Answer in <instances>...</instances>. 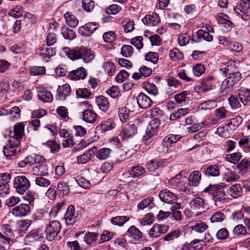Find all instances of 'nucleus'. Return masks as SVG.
<instances>
[{
	"instance_id": "4",
	"label": "nucleus",
	"mask_w": 250,
	"mask_h": 250,
	"mask_svg": "<svg viewBox=\"0 0 250 250\" xmlns=\"http://www.w3.org/2000/svg\"><path fill=\"white\" fill-rule=\"evenodd\" d=\"M20 143L21 141L16 139L15 137H10L8 144L3 148L4 155L7 157H11L17 154L21 150Z\"/></svg>"
},
{
	"instance_id": "56",
	"label": "nucleus",
	"mask_w": 250,
	"mask_h": 250,
	"mask_svg": "<svg viewBox=\"0 0 250 250\" xmlns=\"http://www.w3.org/2000/svg\"><path fill=\"white\" fill-rule=\"evenodd\" d=\"M233 85L232 83L227 78L222 82L220 86V91L221 92H228Z\"/></svg>"
},
{
	"instance_id": "51",
	"label": "nucleus",
	"mask_w": 250,
	"mask_h": 250,
	"mask_svg": "<svg viewBox=\"0 0 250 250\" xmlns=\"http://www.w3.org/2000/svg\"><path fill=\"white\" fill-rule=\"evenodd\" d=\"M23 12L21 6L18 5L10 10L8 14L12 17L18 18L22 15Z\"/></svg>"
},
{
	"instance_id": "12",
	"label": "nucleus",
	"mask_w": 250,
	"mask_h": 250,
	"mask_svg": "<svg viewBox=\"0 0 250 250\" xmlns=\"http://www.w3.org/2000/svg\"><path fill=\"white\" fill-rule=\"evenodd\" d=\"M143 22L146 25L154 26L158 24L160 22V18L156 13L146 15L143 19Z\"/></svg>"
},
{
	"instance_id": "35",
	"label": "nucleus",
	"mask_w": 250,
	"mask_h": 250,
	"mask_svg": "<svg viewBox=\"0 0 250 250\" xmlns=\"http://www.w3.org/2000/svg\"><path fill=\"white\" fill-rule=\"evenodd\" d=\"M96 149L95 147H93L87 151L84 152L83 154L78 156L77 157L78 163L79 164H85L91 158V154L90 153V151H92L94 153Z\"/></svg>"
},
{
	"instance_id": "63",
	"label": "nucleus",
	"mask_w": 250,
	"mask_h": 250,
	"mask_svg": "<svg viewBox=\"0 0 250 250\" xmlns=\"http://www.w3.org/2000/svg\"><path fill=\"white\" fill-rule=\"evenodd\" d=\"M216 105L217 103L215 101H208L202 103L200 105V108L204 110L211 109Z\"/></svg>"
},
{
	"instance_id": "62",
	"label": "nucleus",
	"mask_w": 250,
	"mask_h": 250,
	"mask_svg": "<svg viewBox=\"0 0 250 250\" xmlns=\"http://www.w3.org/2000/svg\"><path fill=\"white\" fill-rule=\"evenodd\" d=\"M35 182L37 185L42 187H47L51 184L50 180L41 176L37 177Z\"/></svg>"
},
{
	"instance_id": "55",
	"label": "nucleus",
	"mask_w": 250,
	"mask_h": 250,
	"mask_svg": "<svg viewBox=\"0 0 250 250\" xmlns=\"http://www.w3.org/2000/svg\"><path fill=\"white\" fill-rule=\"evenodd\" d=\"M241 157V154L239 152H236L227 155L226 159L229 162L235 164L240 160Z\"/></svg>"
},
{
	"instance_id": "61",
	"label": "nucleus",
	"mask_w": 250,
	"mask_h": 250,
	"mask_svg": "<svg viewBox=\"0 0 250 250\" xmlns=\"http://www.w3.org/2000/svg\"><path fill=\"white\" fill-rule=\"evenodd\" d=\"M226 18H227L226 15H224L223 17H218L217 18L218 23L221 24H223L224 27L227 28H231L233 25L232 23Z\"/></svg>"
},
{
	"instance_id": "19",
	"label": "nucleus",
	"mask_w": 250,
	"mask_h": 250,
	"mask_svg": "<svg viewBox=\"0 0 250 250\" xmlns=\"http://www.w3.org/2000/svg\"><path fill=\"white\" fill-rule=\"evenodd\" d=\"M137 132V126L134 124H131L124 127L121 132V136L124 139L132 137Z\"/></svg>"
},
{
	"instance_id": "64",
	"label": "nucleus",
	"mask_w": 250,
	"mask_h": 250,
	"mask_svg": "<svg viewBox=\"0 0 250 250\" xmlns=\"http://www.w3.org/2000/svg\"><path fill=\"white\" fill-rule=\"evenodd\" d=\"M146 60L154 64L157 63L159 59L158 54L155 52H150L146 55Z\"/></svg>"
},
{
	"instance_id": "20",
	"label": "nucleus",
	"mask_w": 250,
	"mask_h": 250,
	"mask_svg": "<svg viewBox=\"0 0 250 250\" xmlns=\"http://www.w3.org/2000/svg\"><path fill=\"white\" fill-rule=\"evenodd\" d=\"M38 97L43 102H50L53 100V96L51 93L44 88H38Z\"/></svg>"
},
{
	"instance_id": "38",
	"label": "nucleus",
	"mask_w": 250,
	"mask_h": 250,
	"mask_svg": "<svg viewBox=\"0 0 250 250\" xmlns=\"http://www.w3.org/2000/svg\"><path fill=\"white\" fill-rule=\"evenodd\" d=\"M70 91V86L68 84H65L59 86L57 89L59 96L63 99L69 94Z\"/></svg>"
},
{
	"instance_id": "34",
	"label": "nucleus",
	"mask_w": 250,
	"mask_h": 250,
	"mask_svg": "<svg viewBox=\"0 0 250 250\" xmlns=\"http://www.w3.org/2000/svg\"><path fill=\"white\" fill-rule=\"evenodd\" d=\"M56 54V49L53 47H42L39 52L40 55L43 59L50 58Z\"/></svg>"
},
{
	"instance_id": "6",
	"label": "nucleus",
	"mask_w": 250,
	"mask_h": 250,
	"mask_svg": "<svg viewBox=\"0 0 250 250\" xmlns=\"http://www.w3.org/2000/svg\"><path fill=\"white\" fill-rule=\"evenodd\" d=\"M61 225L58 221H53L49 223L47 226L45 230L46 238L49 240H53L60 232Z\"/></svg>"
},
{
	"instance_id": "43",
	"label": "nucleus",
	"mask_w": 250,
	"mask_h": 250,
	"mask_svg": "<svg viewBox=\"0 0 250 250\" xmlns=\"http://www.w3.org/2000/svg\"><path fill=\"white\" fill-rule=\"evenodd\" d=\"M180 235L181 231L178 229H175L164 236L163 239L165 241H172L178 238Z\"/></svg>"
},
{
	"instance_id": "40",
	"label": "nucleus",
	"mask_w": 250,
	"mask_h": 250,
	"mask_svg": "<svg viewBox=\"0 0 250 250\" xmlns=\"http://www.w3.org/2000/svg\"><path fill=\"white\" fill-rule=\"evenodd\" d=\"M197 36L199 40H204L208 42L213 40L212 35L208 33V31L203 29H200L197 31Z\"/></svg>"
},
{
	"instance_id": "30",
	"label": "nucleus",
	"mask_w": 250,
	"mask_h": 250,
	"mask_svg": "<svg viewBox=\"0 0 250 250\" xmlns=\"http://www.w3.org/2000/svg\"><path fill=\"white\" fill-rule=\"evenodd\" d=\"M69 193V188L67 183L64 182H59L57 189V194L60 196H64Z\"/></svg>"
},
{
	"instance_id": "39",
	"label": "nucleus",
	"mask_w": 250,
	"mask_h": 250,
	"mask_svg": "<svg viewBox=\"0 0 250 250\" xmlns=\"http://www.w3.org/2000/svg\"><path fill=\"white\" fill-rule=\"evenodd\" d=\"M62 34L65 39L69 40H72L76 37L75 32L73 30L70 29L66 26H63L62 28Z\"/></svg>"
},
{
	"instance_id": "50",
	"label": "nucleus",
	"mask_w": 250,
	"mask_h": 250,
	"mask_svg": "<svg viewBox=\"0 0 250 250\" xmlns=\"http://www.w3.org/2000/svg\"><path fill=\"white\" fill-rule=\"evenodd\" d=\"M32 159L31 155L26 156L23 160L18 163V167L20 168H25L32 166Z\"/></svg>"
},
{
	"instance_id": "33",
	"label": "nucleus",
	"mask_w": 250,
	"mask_h": 250,
	"mask_svg": "<svg viewBox=\"0 0 250 250\" xmlns=\"http://www.w3.org/2000/svg\"><path fill=\"white\" fill-rule=\"evenodd\" d=\"M205 174L207 176L216 177L220 174V169L216 165L210 166L204 171Z\"/></svg>"
},
{
	"instance_id": "60",
	"label": "nucleus",
	"mask_w": 250,
	"mask_h": 250,
	"mask_svg": "<svg viewBox=\"0 0 250 250\" xmlns=\"http://www.w3.org/2000/svg\"><path fill=\"white\" fill-rule=\"evenodd\" d=\"M121 52L124 57H128L132 55L133 53V49L131 45H124L121 48Z\"/></svg>"
},
{
	"instance_id": "15",
	"label": "nucleus",
	"mask_w": 250,
	"mask_h": 250,
	"mask_svg": "<svg viewBox=\"0 0 250 250\" xmlns=\"http://www.w3.org/2000/svg\"><path fill=\"white\" fill-rule=\"evenodd\" d=\"M97 29L96 24L93 23H89L84 26H82L79 28V32L84 36H90Z\"/></svg>"
},
{
	"instance_id": "28",
	"label": "nucleus",
	"mask_w": 250,
	"mask_h": 250,
	"mask_svg": "<svg viewBox=\"0 0 250 250\" xmlns=\"http://www.w3.org/2000/svg\"><path fill=\"white\" fill-rule=\"evenodd\" d=\"M64 18L67 24L72 28L76 27L79 23V20L70 12H66L64 14Z\"/></svg>"
},
{
	"instance_id": "11",
	"label": "nucleus",
	"mask_w": 250,
	"mask_h": 250,
	"mask_svg": "<svg viewBox=\"0 0 250 250\" xmlns=\"http://www.w3.org/2000/svg\"><path fill=\"white\" fill-rule=\"evenodd\" d=\"M77 217L78 214L75 212L74 206H68L64 217L66 224L70 225L74 224L77 220Z\"/></svg>"
},
{
	"instance_id": "37",
	"label": "nucleus",
	"mask_w": 250,
	"mask_h": 250,
	"mask_svg": "<svg viewBox=\"0 0 250 250\" xmlns=\"http://www.w3.org/2000/svg\"><path fill=\"white\" fill-rule=\"evenodd\" d=\"M163 163L160 160H151L148 161L146 167L147 169L150 171H154L162 167Z\"/></svg>"
},
{
	"instance_id": "59",
	"label": "nucleus",
	"mask_w": 250,
	"mask_h": 250,
	"mask_svg": "<svg viewBox=\"0 0 250 250\" xmlns=\"http://www.w3.org/2000/svg\"><path fill=\"white\" fill-rule=\"evenodd\" d=\"M30 73L33 75H43L45 73V68L43 66H33L30 68Z\"/></svg>"
},
{
	"instance_id": "45",
	"label": "nucleus",
	"mask_w": 250,
	"mask_h": 250,
	"mask_svg": "<svg viewBox=\"0 0 250 250\" xmlns=\"http://www.w3.org/2000/svg\"><path fill=\"white\" fill-rule=\"evenodd\" d=\"M145 172V169L141 166H138L132 167L129 174L131 177L136 178L143 175Z\"/></svg>"
},
{
	"instance_id": "2",
	"label": "nucleus",
	"mask_w": 250,
	"mask_h": 250,
	"mask_svg": "<svg viewBox=\"0 0 250 250\" xmlns=\"http://www.w3.org/2000/svg\"><path fill=\"white\" fill-rule=\"evenodd\" d=\"M225 68L220 69V70L226 75L228 74V78L234 85L241 79V74L236 66V62L233 61H229Z\"/></svg>"
},
{
	"instance_id": "53",
	"label": "nucleus",
	"mask_w": 250,
	"mask_h": 250,
	"mask_svg": "<svg viewBox=\"0 0 250 250\" xmlns=\"http://www.w3.org/2000/svg\"><path fill=\"white\" fill-rule=\"evenodd\" d=\"M129 220V217L126 216H120L113 217L111 222L113 225L121 226Z\"/></svg>"
},
{
	"instance_id": "14",
	"label": "nucleus",
	"mask_w": 250,
	"mask_h": 250,
	"mask_svg": "<svg viewBox=\"0 0 250 250\" xmlns=\"http://www.w3.org/2000/svg\"><path fill=\"white\" fill-rule=\"evenodd\" d=\"M189 205L191 208L196 210H198L197 215L201 214L205 209L204 201L203 199L200 197H196L192 200Z\"/></svg>"
},
{
	"instance_id": "44",
	"label": "nucleus",
	"mask_w": 250,
	"mask_h": 250,
	"mask_svg": "<svg viewBox=\"0 0 250 250\" xmlns=\"http://www.w3.org/2000/svg\"><path fill=\"white\" fill-rule=\"evenodd\" d=\"M115 124L111 120L102 123L99 126V129L102 131H106L114 128Z\"/></svg>"
},
{
	"instance_id": "48",
	"label": "nucleus",
	"mask_w": 250,
	"mask_h": 250,
	"mask_svg": "<svg viewBox=\"0 0 250 250\" xmlns=\"http://www.w3.org/2000/svg\"><path fill=\"white\" fill-rule=\"evenodd\" d=\"M111 150L108 148H103L97 150L96 156L100 160H104L109 156Z\"/></svg>"
},
{
	"instance_id": "5",
	"label": "nucleus",
	"mask_w": 250,
	"mask_h": 250,
	"mask_svg": "<svg viewBox=\"0 0 250 250\" xmlns=\"http://www.w3.org/2000/svg\"><path fill=\"white\" fill-rule=\"evenodd\" d=\"M14 187L19 193L22 194L30 187V183L25 176H18L14 179Z\"/></svg>"
},
{
	"instance_id": "10",
	"label": "nucleus",
	"mask_w": 250,
	"mask_h": 250,
	"mask_svg": "<svg viewBox=\"0 0 250 250\" xmlns=\"http://www.w3.org/2000/svg\"><path fill=\"white\" fill-rule=\"evenodd\" d=\"M30 208L27 204H21L13 208L12 213L17 217L25 216L30 212Z\"/></svg>"
},
{
	"instance_id": "8",
	"label": "nucleus",
	"mask_w": 250,
	"mask_h": 250,
	"mask_svg": "<svg viewBox=\"0 0 250 250\" xmlns=\"http://www.w3.org/2000/svg\"><path fill=\"white\" fill-rule=\"evenodd\" d=\"M168 226L166 225L155 224L150 229L148 235L150 238H156L161 234L166 233L168 230Z\"/></svg>"
},
{
	"instance_id": "29",
	"label": "nucleus",
	"mask_w": 250,
	"mask_h": 250,
	"mask_svg": "<svg viewBox=\"0 0 250 250\" xmlns=\"http://www.w3.org/2000/svg\"><path fill=\"white\" fill-rule=\"evenodd\" d=\"M228 194L233 197L236 198L240 196L242 192V188L239 184H235L230 186L227 190Z\"/></svg>"
},
{
	"instance_id": "25",
	"label": "nucleus",
	"mask_w": 250,
	"mask_h": 250,
	"mask_svg": "<svg viewBox=\"0 0 250 250\" xmlns=\"http://www.w3.org/2000/svg\"><path fill=\"white\" fill-rule=\"evenodd\" d=\"M96 103L100 110L106 112L109 107V102L106 98L103 96L97 97Z\"/></svg>"
},
{
	"instance_id": "42",
	"label": "nucleus",
	"mask_w": 250,
	"mask_h": 250,
	"mask_svg": "<svg viewBox=\"0 0 250 250\" xmlns=\"http://www.w3.org/2000/svg\"><path fill=\"white\" fill-rule=\"evenodd\" d=\"M170 59L173 61L181 60L183 58V53L177 48H173L169 53Z\"/></svg>"
},
{
	"instance_id": "22",
	"label": "nucleus",
	"mask_w": 250,
	"mask_h": 250,
	"mask_svg": "<svg viewBox=\"0 0 250 250\" xmlns=\"http://www.w3.org/2000/svg\"><path fill=\"white\" fill-rule=\"evenodd\" d=\"M97 118V115L93 110L86 109L83 112V119L86 122L92 124L94 123Z\"/></svg>"
},
{
	"instance_id": "21",
	"label": "nucleus",
	"mask_w": 250,
	"mask_h": 250,
	"mask_svg": "<svg viewBox=\"0 0 250 250\" xmlns=\"http://www.w3.org/2000/svg\"><path fill=\"white\" fill-rule=\"evenodd\" d=\"M238 97L244 105L247 104L250 102V90L245 87L240 88L238 91Z\"/></svg>"
},
{
	"instance_id": "57",
	"label": "nucleus",
	"mask_w": 250,
	"mask_h": 250,
	"mask_svg": "<svg viewBox=\"0 0 250 250\" xmlns=\"http://www.w3.org/2000/svg\"><path fill=\"white\" fill-rule=\"evenodd\" d=\"M10 119L12 121L17 120L20 116V109L18 106H14L8 110Z\"/></svg>"
},
{
	"instance_id": "47",
	"label": "nucleus",
	"mask_w": 250,
	"mask_h": 250,
	"mask_svg": "<svg viewBox=\"0 0 250 250\" xmlns=\"http://www.w3.org/2000/svg\"><path fill=\"white\" fill-rule=\"evenodd\" d=\"M127 233L129 236L136 240H139L142 237V233L134 226L130 227L127 230Z\"/></svg>"
},
{
	"instance_id": "26",
	"label": "nucleus",
	"mask_w": 250,
	"mask_h": 250,
	"mask_svg": "<svg viewBox=\"0 0 250 250\" xmlns=\"http://www.w3.org/2000/svg\"><path fill=\"white\" fill-rule=\"evenodd\" d=\"M32 171L37 175L47 176L48 174L47 166L44 164L33 167Z\"/></svg>"
},
{
	"instance_id": "52",
	"label": "nucleus",
	"mask_w": 250,
	"mask_h": 250,
	"mask_svg": "<svg viewBox=\"0 0 250 250\" xmlns=\"http://www.w3.org/2000/svg\"><path fill=\"white\" fill-rule=\"evenodd\" d=\"M10 178L11 175L9 174L6 173H0V188L3 189L6 188Z\"/></svg>"
},
{
	"instance_id": "23",
	"label": "nucleus",
	"mask_w": 250,
	"mask_h": 250,
	"mask_svg": "<svg viewBox=\"0 0 250 250\" xmlns=\"http://www.w3.org/2000/svg\"><path fill=\"white\" fill-rule=\"evenodd\" d=\"M242 123V118L239 116L229 120L227 124L229 129V132L232 133Z\"/></svg>"
},
{
	"instance_id": "7",
	"label": "nucleus",
	"mask_w": 250,
	"mask_h": 250,
	"mask_svg": "<svg viewBox=\"0 0 250 250\" xmlns=\"http://www.w3.org/2000/svg\"><path fill=\"white\" fill-rule=\"evenodd\" d=\"M250 9V0H241L240 3L234 8V11L238 15H240L244 20H247V13Z\"/></svg>"
},
{
	"instance_id": "18",
	"label": "nucleus",
	"mask_w": 250,
	"mask_h": 250,
	"mask_svg": "<svg viewBox=\"0 0 250 250\" xmlns=\"http://www.w3.org/2000/svg\"><path fill=\"white\" fill-rule=\"evenodd\" d=\"M86 75L85 69L83 67H81L70 72L69 77L72 80H78L84 79Z\"/></svg>"
},
{
	"instance_id": "32",
	"label": "nucleus",
	"mask_w": 250,
	"mask_h": 250,
	"mask_svg": "<svg viewBox=\"0 0 250 250\" xmlns=\"http://www.w3.org/2000/svg\"><path fill=\"white\" fill-rule=\"evenodd\" d=\"M201 177V175L199 171H193L189 176L188 184L194 187L198 186L199 184Z\"/></svg>"
},
{
	"instance_id": "49",
	"label": "nucleus",
	"mask_w": 250,
	"mask_h": 250,
	"mask_svg": "<svg viewBox=\"0 0 250 250\" xmlns=\"http://www.w3.org/2000/svg\"><path fill=\"white\" fill-rule=\"evenodd\" d=\"M98 234L96 232H89L84 236V241L88 245H91L97 240Z\"/></svg>"
},
{
	"instance_id": "31",
	"label": "nucleus",
	"mask_w": 250,
	"mask_h": 250,
	"mask_svg": "<svg viewBox=\"0 0 250 250\" xmlns=\"http://www.w3.org/2000/svg\"><path fill=\"white\" fill-rule=\"evenodd\" d=\"M190 228L197 232H203L208 228V226L204 222H190Z\"/></svg>"
},
{
	"instance_id": "9",
	"label": "nucleus",
	"mask_w": 250,
	"mask_h": 250,
	"mask_svg": "<svg viewBox=\"0 0 250 250\" xmlns=\"http://www.w3.org/2000/svg\"><path fill=\"white\" fill-rule=\"evenodd\" d=\"M159 196L162 201L169 204L171 206L175 203H178L177 196L169 190H162L160 192Z\"/></svg>"
},
{
	"instance_id": "17",
	"label": "nucleus",
	"mask_w": 250,
	"mask_h": 250,
	"mask_svg": "<svg viewBox=\"0 0 250 250\" xmlns=\"http://www.w3.org/2000/svg\"><path fill=\"white\" fill-rule=\"evenodd\" d=\"M201 84L205 91L213 89L215 87V79L211 75L207 76L202 80Z\"/></svg>"
},
{
	"instance_id": "24",
	"label": "nucleus",
	"mask_w": 250,
	"mask_h": 250,
	"mask_svg": "<svg viewBox=\"0 0 250 250\" xmlns=\"http://www.w3.org/2000/svg\"><path fill=\"white\" fill-rule=\"evenodd\" d=\"M24 130V124L23 123L17 124L14 127V136L11 137H15L19 141L22 138Z\"/></svg>"
},
{
	"instance_id": "27",
	"label": "nucleus",
	"mask_w": 250,
	"mask_h": 250,
	"mask_svg": "<svg viewBox=\"0 0 250 250\" xmlns=\"http://www.w3.org/2000/svg\"><path fill=\"white\" fill-rule=\"evenodd\" d=\"M181 205L180 203H175L170 206V209L172 211V216L173 219L177 221H180L182 219V213L180 211L178 210L180 208Z\"/></svg>"
},
{
	"instance_id": "46",
	"label": "nucleus",
	"mask_w": 250,
	"mask_h": 250,
	"mask_svg": "<svg viewBox=\"0 0 250 250\" xmlns=\"http://www.w3.org/2000/svg\"><path fill=\"white\" fill-rule=\"evenodd\" d=\"M201 240L197 239L192 241L190 243H186L182 248L181 250H200L201 247L199 246H195V244L201 242Z\"/></svg>"
},
{
	"instance_id": "54",
	"label": "nucleus",
	"mask_w": 250,
	"mask_h": 250,
	"mask_svg": "<svg viewBox=\"0 0 250 250\" xmlns=\"http://www.w3.org/2000/svg\"><path fill=\"white\" fill-rule=\"evenodd\" d=\"M216 133L223 138H228L230 134H232L231 132H229V129L227 124L224 126L219 127L217 129Z\"/></svg>"
},
{
	"instance_id": "3",
	"label": "nucleus",
	"mask_w": 250,
	"mask_h": 250,
	"mask_svg": "<svg viewBox=\"0 0 250 250\" xmlns=\"http://www.w3.org/2000/svg\"><path fill=\"white\" fill-rule=\"evenodd\" d=\"M225 187L224 184L216 185H210L204 189L205 192H210L213 195V199L216 202L217 201L223 202L228 198V196L222 190Z\"/></svg>"
},
{
	"instance_id": "36",
	"label": "nucleus",
	"mask_w": 250,
	"mask_h": 250,
	"mask_svg": "<svg viewBox=\"0 0 250 250\" xmlns=\"http://www.w3.org/2000/svg\"><path fill=\"white\" fill-rule=\"evenodd\" d=\"M224 179L226 182H230L237 181L239 176L229 168H226L224 174Z\"/></svg>"
},
{
	"instance_id": "13",
	"label": "nucleus",
	"mask_w": 250,
	"mask_h": 250,
	"mask_svg": "<svg viewBox=\"0 0 250 250\" xmlns=\"http://www.w3.org/2000/svg\"><path fill=\"white\" fill-rule=\"evenodd\" d=\"M137 102L139 106L144 109L149 107L152 104L151 99L144 93L139 94L137 97Z\"/></svg>"
},
{
	"instance_id": "58",
	"label": "nucleus",
	"mask_w": 250,
	"mask_h": 250,
	"mask_svg": "<svg viewBox=\"0 0 250 250\" xmlns=\"http://www.w3.org/2000/svg\"><path fill=\"white\" fill-rule=\"evenodd\" d=\"M190 40L189 36L187 33L180 34L178 37V42L180 46H184L187 44Z\"/></svg>"
},
{
	"instance_id": "41",
	"label": "nucleus",
	"mask_w": 250,
	"mask_h": 250,
	"mask_svg": "<svg viewBox=\"0 0 250 250\" xmlns=\"http://www.w3.org/2000/svg\"><path fill=\"white\" fill-rule=\"evenodd\" d=\"M130 110L126 107L120 108L118 110V115L120 121L125 123L128 119Z\"/></svg>"
},
{
	"instance_id": "1",
	"label": "nucleus",
	"mask_w": 250,
	"mask_h": 250,
	"mask_svg": "<svg viewBox=\"0 0 250 250\" xmlns=\"http://www.w3.org/2000/svg\"><path fill=\"white\" fill-rule=\"evenodd\" d=\"M66 56L72 61L82 59L85 63L91 62L95 58V55L91 49L84 46H77L73 48H64Z\"/></svg>"
},
{
	"instance_id": "16",
	"label": "nucleus",
	"mask_w": 250,
	"mask_h": 250,
	"mask_svg": "<svg viewBox=\"0 0 250 250\" xmlns=\"http://www.w3.org/2000/svg\"><path fill=\"white\" fill-rule=\"evenodd\" d=\"M13 235L11 229L8 225H5L2 226L1 232H0V241L9 244L10 241V237Z\"/></svg>"
}]
</instances>
